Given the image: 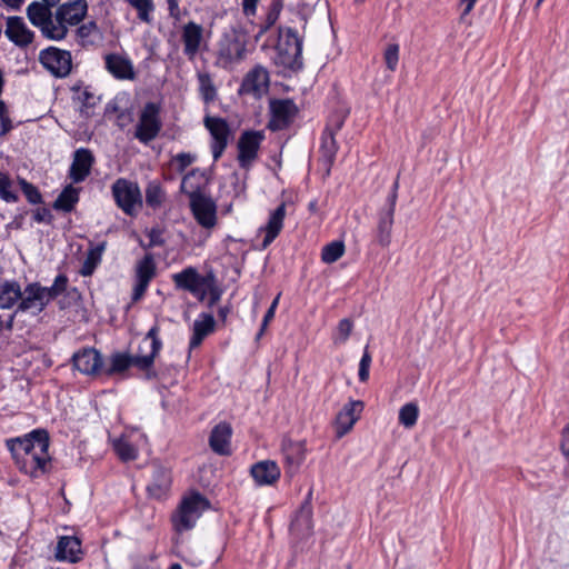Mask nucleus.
<instances>
[{
  "instance_id": "052dcab7",
  "label": "nucleus",
  "mask_w": 569,
  "mask_h": 569,
  "mask_svg": "<svg viewBox=\"0 0 569 569\" xmlns=\"http://www.w3.org/2000/svg\"><path fill=\"white\" fill-rule=\"evenodd\" d=\"M274 312L276 310H273L272 308H269L263 317V320H262V323H261V330L258 335V337H260L263 332V330L267 328V326L269 325V322L273 319L274 317Z\"/></svg>"
},
{
  "instance_id": "cd10ccee",
  "label": "nucleus",
  "mask_w": 569,
  "mask_h": 569,
  "mask_svg": "<svg viewBox=\"0 0 569 569\" xmlns=\"http://www.w3.org/2000/svg\"><path fill=\"white\" fill-rule=\"evenodd\" d=\"M93 162V156L88 149H78L74 152L70 167V178L73 182H80L89 174Z\"/></svg>"
},
{
  "instance_id": "f257e3e1",
  "label": "nucleus",
  "mask_w": 569,
  "mask_h": 569,
  "mask_svg": "<svg viewBox=\"0 0 569 569\" xmlns=\"http://www.w3.org/2000/svg\"><path fill=\"white\" fill-rule=\"evenodd\" d=\"M7 447L21 471L31 477H38L44 472L50 460L49 436L46 430L37 429L24 437L9 439Z\"/></svg>"
},
{
  "instance_id": "b1692460",
  "label": "nucleus",
  "mask_w": 569,
  "mask_h": 569,
  "mask_svg": "<svg viewBox=\"0 0 569 569\" xmlns=\"http://www.w3.org/2000/svg\"><path fill=\"white\" fill-rule=\"evenodd\" d=\"M160 328L158 325L152 326L146 335L144 341L150 340V352L142 356H136L132 358V365L138 368L146 370L149 369L154 361L156 356L162 348V342L159 338Z\"/></svg>"
},
{
  "instance_id": "4468645a",
  "label": "nucleus",
  "mask_w": 569,
  "mask_h": 569,
  "mask_svg": "<svg viewBox=\"0 0 569 569\" xmlns=\"http://www.w3.org/2000/svg\"><path fill=\"white\" fill-rule=\"evenodd\" d=\"M271 119L269 128L271 130H281L286 128L297 113V107L290 99H274L270 101Z\"/></svg>"
},
{
  "instance_id": "9b49d317",
  "label": "nucleus",
  "mask_w": 569,
  "mask_h": 569,
  "mask_svg": "<svg viewBox=\"0 0 569 569\" xmlns=\"http://www.w3.org/2000/svg\"><path fill=\"white\" fill-rule=\"evenodd\" d=\"M204 126L209 130L212 138L211 150L213 160L217 161L227 148L230 129L227 121L218 117L204 118Z\"/></svg>"
},
{
  "instance_id": "6e6d98bb",
  "label": "nucleus",
  "mask_w": 569,
  "mask_h": 569,
  "mask_svg": "<svg viewBox=\"0 0 569 569\" xmlns=\"http://www.w3.org/2000/svg\"><path fill=\"white\" fill-rule=\"evenodd\" d=\"M149 243L147 248L160 247L164 243V239L162 236V230L158 228H152L148 231Z\"/></svg>"
},
{
  "instance_id": "7ed1b4c3",
  "label": "nucleus",
  "mask_w": 569,
  "mask_h": 569,
  "mask_svg": "<svg viewBox=\"0 0 569 569\" xmlns=\"http://www.w3.org/2000/svg\"><path fill=\"white\" fill-rule=\"evenodd\" d=\"M198 170H192L182 178L180 189L189 197V204L196 221L204 229H212L217 224V204L203 192L198 184H193Z\"/></svg>"
},
{
  "instance_id": "f03ea898",
  "label": "nucleus",
  "mask_w": 569,
  "mask_h": 569,
  "mask_svg": "<svg viewBox=\"0 0 569 569\" xmlns=\"http://www.w3.org/2000/svg\"><path fill=\"white\" fill-rule=\"evenodd\" d=\"M68 279L63 274L56 277L51 287H42L38 282L27 284L20 291L18 312L37 316L42 312L49 302L67 290Z\"/></svg>"
},
{
  "instance_id": "49530a36",
  "label": "nucleus",
  "mask_w": 569,
  "mask_h": 569,
  "mask_svg": "<svg viewBox=\"0 0 569 569\" xmlns=\"http://www.w3.org/2000/svg\"><path fill=\"white\" fill-rule=\"evenodd\" d=\"M383 60L389 71H396L399 62V46L397 43L387 46L383 52Z\"/></svg>"
},
{
  "instance_id": "7c9ffc66",
  "label": "nucleus",
  "mask_w": 569,
  "mask_h": 569,
  "mask_svg": "<svg viewBox=\"0 0 569 569\" xmlns=\"http://www.w3.org/2000/svg\"><path fill=\"white\" fill-rule=\"evenodd\" d=\"M109 73L119 80H134L136 71L130 58L109 53Z\"/></svg>"
},
{
  "instance_id": "f8f14e48",
  "label": "nucleus",
  "mask_w": 569,
  "mask_h": 569,
  "mask_svg": "<svg viewBox=\"0 0 569 569\" xmlns=\"http://www.w3.org/2000/svg\"><path fill=\"white\" fill-rule=\"evenodd\" d=\"M157 266L152 254H146L136 267V284L132 291V301H139L146 293L150 281L154 278Z\"/></svg>"
},
{
  "instance_id": "aec40b11",
  "label": "nucleus",
  "mask_w": 569,
  "mask_h": 569,
  "mask_svg": "<svg viewBox=\"0 0 569 569\" xmlns=\"http://www.w3.org/2000/svg\"><path fill=\"white\" fill-rule=\"evenodd\" d=\"M250 473L258 486H271L278 481L281 471L272 460H262L252 465Z\"/></svg>"
},
{
  "instance_id": "a18cd8bd",
  "label": "nucleus",
  "mask_w": 569,
  "mask_h": 569,
  "mask_svg": "<svg viewBox=\"0 0 569 569\" xmlns=\"http://www.w3.org/2000/svg\"><path fill=\"white\" fill-rule=\"evenodd\" d=\"M0 198L7 202H14L18 199L13 190V182L4 172H0Z\"/></svg>"
},
{
  "instance_id": "37998d69",
  "label": "nucleus",
  "mask_w": 569,
  "mask_h": 569,
  "mask_svg": "<svg viewBox=\"0 0 569 569\" xmlns=\"http://www.w3.org/2000/svg\"><path fill=\"white\" fill-rule=\"evenodd\" d=\"M345 253V244L342 241H332L323 247L321 259L326 263H333Z\"/></svg>"
},
{
  "instance_id": "774afa93",
  "label": "nucleus",
  "mask_w": 569,
  "mask_h": 569,
  "mask_svg": "<svg viewBox=\"0 0 569 569\" xmlns=\"http://www.w3.org/2000/svg\"><path fill=\"white\" fill-rule=\"evenodd\" d=\"M68 298L72 300H77L79 298V293L76 289H72L68 292Z\"/></svg>"
},
{
  "instance_id": "72a5a7b5",
  "label": "nucleus",
  "mask_w": 569,
  "mask_h": 569,
  "mask_svg": "<svg viewBox=\"0 0 569 569\" xmlns=\"http://www.w3.org/2000/svg\"><path fill=\"white\" fill-rule=\"evenodd\" d=\"M284 0H272L268 7L263 20L257 24L256 40H259L278 21L283 9Z\"/></svg>"
},
{
  "instance_id": "c03bdc74",
  "label": "nucleus",
  "mask_w": 569,
  "mask_h": 569,
  "mask_svg": "<svg viewBox=\"0 0 569 569\" xmlns=\"http://www.w3.org/2000/svg\"><path fill=\"white\" fill-rule=\"evenodd\" d=\"M138 12V18L146 22H152V12L154 4L152 0H127Z\"/></svg>"
},
{
  "instance_id": "69168bd1",
  "label": "nucleus",
  "mask_w": 569,
  "mask_h": 569,
  "mask_svg": "<svg viewBox=\"0 0 569 569\" xmlns=\"http://www.w3.org/2000/svg\"><path fill=\"white\" fill-rule=\"evenodd\" d=\"M8 116V109L3 101L0 100V120Z\"/></svg>"
},
{
  "instance_id": "bb28decb",
  "label": "nucleus",
  "mask_w": 569,
  "mask_h": 569,
  "mask_svg": "<svg viewBox=\"0 0 569 569\" xmlns=\"http://www.w3.org/2000/svg\"><path fill=\"white\" fill-rule=\"evenodd\" d=\"M81 542L77 537L62 536L56 548V558L60 561L76 562L80 559Z\"/></svg>"
},
{
  "instance_id": "412c9836",
  "label": "nucleus",
  "mask_w": 569,
  "mask_h": 569,
  "mask_svg": "<svg viewBox=\"0 0 569 569\" xmlns=\"http://www.w3.org/2000/svg\"><path fill=\"white\" fill-rule=\"evenodd\" d=\"M286 217V204L281 203L270 214L266 226L260 228V232L264 233L262 240V249L268 248L273 240L279 236L283 228V220Z\"/></svg>"
},
{
  "instance_id": "2f4dec72",
  "label": "nucleus",
  "mask_w": 569,
  "mask_h": 569,
  "mask_svg": "<svg viewBox=\"0 0 569 569\" xmlns=\"http://www.w3.org/2000/svg\"><path fill=\"white\" fill-rule=\"evenodd\" d=\"M101 363V357L94 349H83L73 356V366L86 375L97 372Z\"/></svg>"
},
{
  "instance_id": "a878e982",
  "label": "nucleus",
  "mask_w": 569,
  "mask_h": 569,
  "mask_svg": "<svg viewBox=\"0 0 569 569\" xmlns=\"http://www.w3.org/2000/svg\"><path fill=\"white\" fill-rule=\"evenodd\" d=\"M87 8L86 0L69 1L57 9V18L64 21L67 26H74L83 19Z\"/></svg>"
},
{
  "instance_id": "20e7f679",
  "label": "nucleus",
  "mask_w": 569,
  "mask_h": 569,
  "mask_svg": "<svg viewBox=\"0 0 569 569\" xmlns=\"http://www.w3.org/2000/svg\"><path fill=\"white\" fill-rule=\"evenodd\" d=\"M208 508L209 501L199 492H192L184 497L172 517L176 530L186 531L192 529L202 512Z\"/></svg>"
},
{
  "instance_id": "4d7b16f0",
  "label": "nucleus",
  "mask_w": 569,
  "mask_h": 569,
  "mask_svg": "<svg viewBox=\"0 0 569 569\" xmlns=\"http://www.w3.org/2000/svg\"><path fill=\"white\" fill-rule=\"evenodd\" d=\"M259 0H241V7L246 17H253L257 13Z\"/></svg>"
},
{
  "instance_id": "4be33fe9",
  "label": "nucleus",
  "mask_w": 569,
  "mask_h": 569,
  "mask_svg": "<svg viewBox=\"0 0 569 569\" xmlns=\"http://www.w3.org/2000/svg\"><path fill=\"white\" fill-rule=\"evenodd\" d=\"M232 428L228 422H220L213 427L209 437V446L213 452L226 456L230 453Z\"/></svg>"
},
{
  "instance_id": "423d86ee",
  "label": "nucleus",
  "mask_w": 569,
  "mask_h": 569,
  "mask_svg": "<svg viewBox=\"0 0 569 569\" xmlns=\"http://www.w3.org/2000/svg\"><path fill=\"white\" fill-rule=\"evenodd\" d=\"M277 50L281 63L287 67H293L302 52V40L299 38L298 32L292 28H279Z\"/></svg>"
},
{
  "instance_id": "e433bc0d",
  "label": "nucleus",
  "mask_w": 569,
  "mask_h": 569,
  "mask_svg": "<svg viewBox=\"0 0 569 569\" xmlns=\"http://www.w3.org/2000/svg\"><path fill=\"white\" fill-rule=\"evenodd\" d=\"M199 93L206 103H211L217 98V88L208 72H198L197 74Z\"/></svg>"
},
{
  "instance_id": "c756f323",
  "label": "nucleus",
  "mask_w": 569,
  "mask_h": 569,
  "mask_svg": "<svg viewBox=\"0 0 569 569\" xmlns=\"http://www.w3.org/2000/svg\"><path fill=\"white\" fill-rule=\"evenodd\" d=\"M132 438H142V435L131 431L130 435H123L113 442L114 452L123 462L136 460L138 457L137 441Z\"/></svg>"
},
{
  "instance_id": "9d476101",
  "label": "nucleus",
  "mask_w": 569,
  "mask_h": 569,
  "mask_svg": "<svg viewBox=\"0 0 569 569\" xmlns=\"http://www.w3.org/2000/svg\"><path fill=\"white\" fill-rule=\"evenodd\" d=\"M161 129L159 108L149 102L144 106L137 128L136 137L143 143L153 140Z\"/></svg>"
},
{
  "instance_id": "bf43d9fd",
  "label": "nucleus",
  "mask_w": 569,
  "mask_h": 569,
  "mask_svg": "<svg viewBox=\"0 0 569 569\" xmlns=\"http://www.w3.org/2000/svg\"><path fill=\"white\" fill-rule=\"evenodd\" d=\"M33 219L37 222H48L50 219V211L46 208H38L33 212Z\"/></svg>"
},
{
  "instance_id": "13d9d810",
  "label": "nucleus",
  "mask_w": 569,
  "mask_h": 569,
  "mask_svg": "<svg viewBox=\"0 0 569 569\" xmlns=\"http://www.w3.org/2000/svg\"><path fill=\"white\" fill-rule=\"evenodd\" d=\"M398 189H399V181L397 179L391 187V191L387 198L386 207L396 209V204H397V200H398Z\"/></svg>"
},
{
  "instance_id": "a211bd4d",
  "label": "nucleus",
  "mask_w": 569,
  "mask_h": 569,
  "mask_svg": "<svg viewBox=\"0 0 569 569\" xmlns=\"http://www.w3.org/2000/svg\"><path fill=\"white\" fill-rule=\"evenodd\" d=\"M343 124V119H339L335 123V128H331V126H328L321 137V146H320V153H321V160L323 164L327 167V171L329 172L330 167L332 166L336 153L338 151V144L335 139V134L337 131L341 129Z\"/></svg>"
},
{
  "instance_id": "ddd939ff",
  "label": "nucleus",
  "mask_w": 569,
  "mask_h": 569,
  "mask_svg": "<svg viewBox=\"0 0 569 569\" xmlns=\"http://www.w3.org/2000/svg\"><path fill=\"white\" fill-rule=\"evenodd\" d=\"M263 134L260 131H244L238 140V162L241 168H249L258 156Z\"/></svg>"
},
{
  "instance_id": "473e14b6",
  "label": "nucleus",
  "mask_w": 569,
  "mask_h": 569,
  "mask_svg": "<svg viewBox=\"0 0 569 569\" xmlns=\"http://www.w3.org/2000/svg\"><path fill=\"white\" fill-rule=\"evenodd\" d=\"M214 318L209 313H202L201 319L193 322V332L189 342L190 349L198 348L203 339L213 331Z\"/></svg>"
},
{
  "instance_id": "6ab92c4d",
  "label": "nucleus",
  "mask_w": 569,
  "mask_h": 569,
  "mask_svg": "<svg viewBox=\"0 0 569 569\" xmlns=\"http://www.w3.org/2000/svg\"><path fill=\"white\" fill-rule=\"evenodd\" d=\"M362 407L361 401H351L341 409L336 418V432L338 438L343 437L352 429Z\"/></svg>"
},
{
  "instance_id": "58836bf2",
  "label": "nucleus",
  "mask_w": 569,
  "mask_h": 569,
  "mask_svg": "<svg viewBox=\"0 0 569 569\" xmlns=\"http://www.w3.org/2000/svg\"><path fill=\"white\" fill-rule=\"evenodd\" d=\"M43 36L52 40H60L67 33V24L64 21L51 16L41 29Z\"/></svg>"
},
{
  "instance_id": "2eb2a0df",
  "label": "nucleus",
  "mask_w": 569,
  "mask_h": 569,
  "mask_svg": "<svg viewBox=\"0 0 569 569\" xmlns=\"http://www.w3.org/2000/svg\"><path fill=\"white\" fill-rule=\"evenodd\" d=\"M310 499L311 492L308 493L306 501L297 511L290 526L292 536H295L298 539L307 538L312 533V506Z\"/></svg>"
},
{
  "instance_id": "79ce46f5",
  "label": "nucleus",
  "mask_w": 569,
  "mask_h": 569,
  "mask_svg": "<svg viewBox=\"0 0 569 569\" xmlns=\"http://www.w3.org/2000/svg\"><path fill=\"white\" fill-rule=\"evenodd\" d=\"M103 244L96 247L94 249L88 252L87 258L83 261V264L80 269V273L84 277L92 274L96 267L100 263L102 259Z\"/></svg>"
},
{
  "instance_id": "ea45409f",
  "label": "nucleus",
  "mask_w": 569,
  "mask_h": 569,
  "mask_svg": "<svg viewBox=\"0 0 569 569\" xmlns=\"http://www.w3.org/2000/svg\"><path fill=\"white\" fill-rule=\"evenodd\" d=\"M419 417V407L416 402H408L403 405L399 410V423L407 429H411L416 426Z\"/></svg>"
},
{
  "instance_id": "680f3d73",
  "label": "nucleus",
  "mask_w": 569,
  "mask_h": 569,
  "mask_svg": "<svg viewBox=\"0 0 569 569\" xmlns=\"http://www.w3.org/2000/svg\"><path fill=\"white\" fill-rule=\"evenodd\" d=\"M0 124H1L0 137H3L12 129V123L9 118V114L0 120Z\"/></svg>"
},
{
  "instance_id": "39448f33",
  "label": "nucleus",
  "mask_w": 569,
  "mask_h": 569,
  "mask_svg": "<svg viewBox=\"0 0 569 569\" xmlns=\"http://www.w3.org/2000/svg\"><path fill=\"white\" fill-rule=\"evenodd\" d=\"M112 194L118 207L128 216H136L142 207L141 192L134 182L117 180L112 186Z\"/></svg>"
},
{
  "instance_id": "c85d7f7f",
  "label": "nucleus",
  "mask_w": 569,
  "mask_h": 569,
  "mask_svg": "<svg viewBox=\"0 0 569 569\" xmlns=\"http://www.w3.org/2000/svg\"><path fill=\"white\" fill-rule=\"evenodd\" d=\"M7 37L17 46L24 47L32 42L33 33L27 28L21 18L11 17L7 21Z\"/></svg>"
},
{
  "instance_id": "338daca9",
  "label": "nucleus",
  "mask_w": 569,
  "mask_h": 569,
  "mask_svg": "<svg viewBox=\"0 0 569 569\" xmlns=\"http://www.w3.org/2000/svg\"><path fill=\"white\" fill-rule=\"evenodd\" d=\"M7 4L13 8H18L23 0H3Z\"/></svg>"
},
{
  "instance_id": "de8ad7c7",
  "label": "nucleus",
  "mask_w": 569,
  "mask_h": 569,
  "mask_svg": "<svg viewBox=\"0 0 569 569\" xmlns=\"http://www.w3.org/2000/svg\"><path fill=\"white\" fill-rule=\"evenodd\" d=\"M132 365V357L124 353H117L111 359L109 373L123 372Z\"/></svg>"
},
{
  "instance_id": "1a4fd4ad",
  "label": "nucleus",
  "mask_w": 569,
  "mask_h": 569,
  "mask_svg": "<svg viewBox=\"0 0 569 569\" xmlns=\"http://www.w3.org/2000/svg\"><path fill=\"white\" fill-rule=\"evenodd\" d=\"M42 66L56 77H66L71 70V54L68 51L50 47L39 56Z\"/></svg>"
},
{
  "instance_id": "4c0bfd02",
  "label": "nucleus",
  "mask_w": 569,
  "mask_h": 569,
  "mask_svg": "<svg viewBox=\"0 0 569 569\" xmlns=\"http://www.w3.org/2000/svg\"><path fill=\"white\" fill-rule=\"evenodd\" d=\"M48 7V3L42 4L33 2L27 9L29 20L33 26L40 28V30L42 29V26L48 21V19L52 16Z\"/></svg>"
},
{
  "instance_id": "6e6552de",
  "label": "nucleus",
  "mask_w": 569,
  "mask_h": 569,
  "mask_svg": "<svg viewBox=\"0 0 569 569\" xmlns=\"http://www.w3.org/2000/svg\"><path fill=\"white\" fill-rule=\"evenodd\" d=\"M269 83L270 78L268 70L264 67L258 64L247 72L240 86L239 92L241 94H249L256 99H260L268 92Z\"/></svg>"
},
{
  "instance_id": "f704fd0d",
  "label": "nucleus",
  "mask_w": 569,
  "mask_h": 569,
  "mask_svg": "<svg viewBox=\"0 0 569 569\" xmlns=\"http://www.w3.org/2000/svg\"><path fill=\"white\" fill-rule=\"evenodd\" d=\"M21 287L16 281L0 282V309H10L19 303Z\"/></svg>"
},
{
  "instance_id": "393cba45",
  "label": "nucleus",
  "mask_w": 569,
  "mask_h": 569,
  "mask_svg": "<svg viewBox=\"0 0 569 569\" xmlns=\"http://www.w3.org/2000/svg\"><path fill=\"white\" fill-rule=\"evenodd\" d=\"M395 211V208L385 206L378 213L376 239L378 243L383 248H387L391 243Z\"/></svg>"
},
{
  "instance_id": "09e8293b",
  "label": "nucleus",
  "mask_w": 569,
  "mask_h": 569,
  "mask_svg": "<svg viewBox=\"0 0 569 569\" xmlns=\"http://www.w3.org/2000/svg\"><path fill=\"white\" fill-rule=\"evenodd\" d=\"M352 328H353V322L350 319L345 318V319L340 320L339 325L337 327L335 342L336 343H345L348 340V338L352 331Z\"/></svg>"
},
{
  "instance_id": "c9c22d12",
  "label": "nucleus",
  "mask_w": 569,
  "mask_h": 569,
  "mask_svg": "<svg viewBox=\"0 0 569 569\" xmlns=\"http://www.w3.org/2000/svg\"><path fill=\"white\" fill-rule=\"evenodd\" d=\"M79 200V191L72 186H67L58 196L53 203V208L62 211H71Z\"/></svg>"
},
{
  "instance_id": "0e129e2a",
  "label": "nucleus",
  "mask_w": 569,
  "mask_h": 569,
  "mask_svg": "<svg viewBox=\"0 0 569 569\" xmlns=\"http://www.w3.org/2000/svg\"><path fill=\"white\" fill-rule=\"evenodd\" d=\"M461 4L465 6L463 14H468L473 9L477 0H460Z\"/></svg>"
},
{
  "instance_id": "3c124183",
  "label": "nucleus",
  "mask_w": 569,
  "mask_h": 569,
  "mask_svg": "<svg viewBox=\"0 0 569 569\" xmlns=\"http://www.w3.org/2000/svg\"><path fill=\"white\" fill-rule=\"evenodd\" d=\"M286 460L291 469L292 472H295L299 466L305 460V455L302 452V449L300 446L292 447L291 453L286 455Z\"/></svg>"
},
{
  "instance_id": "5701e85b",
  "label": "nucleus",
  "mask_w": 569,
  "mask_h": 569,
  "mask_svg": "<svg viewBox=\"0 0 569 569\" xmlns=\"http://www.w3.org/2000/svg\"><path fill=\"white\" fill-rule=\"evenodd\" d=\"M171 486L170 471L161 466H154L150 482L147 486L149 497L154 499L163 498Z\"/></svg>"
},
{
  "instance_id": "864d4df0",
  "label": "nucleus",
  "mask_w": 569,
  "mask_h": 569,
  "mask_svg": "<svg viewBox=\"0 0 569 569\" xmlns=\"http://www.w3.org/2000/svg\"><path fill=\"white\" fill-rule=\"evenodd\" d=\"M370 365H371V356L368 351V347L365 348V351H363V355L360 359V363H359V372H358V376H359V380L361 382H366L368 379H369V368H370Z\"/></svg>"
},
{
  "instance_id": "dca6fc26",
  "label": "nucleus",
  "mask_w": 569,
  "mask_h": 569,
  "mask_svg": "<svg viewBox=\"0 0 569 569\" xmlns=\"http://www.w3.org/2000/svg\"><path fill=\"white\" fill-rule=\"evenodd\" d=\"M181 40L183 43V53L189 60H193L203 41L202 26L193 21L186 23L181 30Z\"/></svg>"
},
{
  "instance_id": "8fccbe9b",
  "label": "nucleus",
  "mask_w": 569,
  "mask_h": 569,
  "mask_svg": "<svg viewBox=\"0 0 569 569\" xmlns=\"http://www.w3.org/2000/svg\"><path fill=\"white\" fill-rule=\"evenodd\" d=\"M196 160L197 156L190 152H180L172 158V162L177 166L179 172H183Z\"/></svg>"
},
{
  "instance_id": "a19ab883",
  "label": "nucleus",
  "mask_w": 569,
  "mask_h": 569,
  "mask_svg": "<svg viewBox=\"0 0 569 569\" xmlns=\"http://www.w3.org/2000/svg\"><path fill=\"white\" fill-rule=\"evenodd\" d=\"M163 200H164V191L161 188L160 183L157 181L149 182L146 188L147 206L152 209H158L161 207Z\"/></svg>"
},
{
  "instance_id": "5fc2aeb1",
  "label": "nucleus",
  "mask_w": 569,
  "mask_h": 569,
  "mask_svg": "<svg viewBox=\"0 0 569 569\" xmlns=\"http://www.w3.org/2000/svg\"><path fill=\"white\" fill-rule=\"evenodd\" d=\"M76 99L81 102V111L87 113V110L93 107L99 98L88 90H82L77 93Z\"/></svg>"
},
{
  "instance_id": "f3484780",
  "label": "nucleus",
  "mask_w": 569,
  "mask_h": 569,
  "mask_svg": "<svg viewBox=\"0 0 569 569\" xmlns=\"http://www.w3.org/2000/svg\"><path fill=\"white\" fill-rule=\"evenodd\" d=\"M172 281L177 289L198 295L202 291L204 279L194 267L184 268L182 271L172 274Z\"/></svg>"
},
{
  "instance_id": "603ef678",
  "label": "nucleus",
  "mask_w": 569,
  "mask_h": 569,
  "mask_svg": "<svg viewBox=\"0 0 569 569\" xmlns=\"http://www.w3.org/2000/svg\"><path fill=\"white\" fill-rule=\"evenodd\" d=\"M19 183L29 202L34 204L41 202V194L33 184L29 183L24 179H21Z\"/></svg>"
},
{
  "instance_id": "e2e57ef3",
  "label": "nucleus",
  "mask_w": 569,
  "mask_h": 569,
  "mask_svg": "<svg viewBox=\"0 0 569 569\" xmlns=\"http://www.w3.org/2000/svg\"><path fill=\"white\" fill-rule=\"evenodd\" d=\"M168 9L170 12V16L176 17L179 13V2L178 0H167Z\"/></svg>"
},
{
  "instance_id": "0eeeda50",
  "label": "nucleus",
  "mask_w": 569,
  "mask_h": 569,
  "mask_svg": "<svg viewBox=\"0 0 569 569\" xmlns=\"http://www.w3.org/2000/svg\"><path fill=\"white\" fill-rule=\"evenodd\" d=\"M218 63L228 68L244 58L246 43L234 33L224 34L218 43Z\"/></svg>"
}]
</instances>
